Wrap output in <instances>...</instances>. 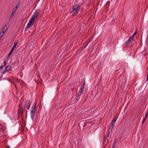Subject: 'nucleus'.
I'll return each mask as SVG.
<instances>
[{
    "label": "nucleus",
    "instance_id": "obj_9",
    "mask_svg": "<svg viewBox=\"0 0 148 148\" xmlns=\"http://www.w3.org/2000/svg\"><path fill=\"white\" fill-rule=\"evenodd\" d=\"M11 67L10 66H8L7 67L5 68V70L3 71V73H4L5 72H8L11 69Z\"/></svg>",
    "mask_w": 148,
    "mask_h": 148
},
{
    "label": "nucleus",
    "instance_id": "obj_14",
    "mask_svg": "<svg viewBox=\"0 0 148 148\" xmlns=\"http://www.w3.org/2000/svg\"><path fill=\"white\" fill-rule=\"evenodd\" d=\"M83 90H82V88H80L79 91V92H78V93H77V97H79V96L82 92Z\"/></svg>",
    "mask_w": 148,
    "mask_h": 148
},
{
    "label": "nucleus",
    "instance_id": "obj_18",
    "mask_svg": "<svg viewBox=\"0 0 148 148\" xmlns=\"http://www.w3.org/2000/svg\"><path fill=\"white\" fill-rule=\"evenodd\" d=\"M113 127H114V126L110 125V128H109V131H110V130L111 129V132H112V130L113 128Z\"/></svg>",
    "mask_w": 148,
    "mask_h": 148
},
{
    "label": "nucleus",
    "instance_id": "obj_23",
    "mask_svg": "<svg viewBox=\"0 0 148 148\" xmlns=\"http://www.w3.org/2000/svg\"><path fill=\"white\" fill-rule=\"evenodd\" d=\"M115 122L112 121L111 123V125L114 126V125H115Z\"/></svg>",
    "mask_w": 148,
    "mask_h": 148
},
{
    "label": "nucleus",
    "instance_id": "obj_2",
    "mask_svg": "<svg viewBox=\"0 0 148 148\" xmlns=\"http://www.w3.org/2000/svg\"><path fill=\"white\" fill-rule=\"evenodd\" d=\"M36 104L34 105L31 110L30 115L32 120L34 119L36 112Z\"/></svg>",
    "mask_w": 148,
    "mask_h": 148
},
{
    "label": "nucleus",
    "instance_id": "obj_37",
    "mask_svg": "<svg viewBox=\"0 0 148 148\" xmlns=\"http://www.w3.org/2000/svg\"><path fill=\"white\" fill-rule=\"evenodd\" d=\"M1 80V79H0V81Z\"/></svg>",
    "mask_w": 148,
    "mask_h": 148
},
{
    "label": "nucleus",
    "instance_id": "obj_27",
    "mask_svg": "<svg viewBox=\"0 0 148 148\" xmlns=\"http://www.w3.org/2000/svg\"><path fill=\"white\" fill-rule=\"evenodd\" d=\"M110 133V131H109V132L107 134V137H106L107 138V137H109V135Z\"/></svg>",
    "mask_w": 148,
    "mask_h": 148
},
{
    "label": "nucleus",
    "instance_id": "obj_30",
    "mask_svg": "<svg viewBox=\"0 0 148 148\" xmlns=\"http://www.w3.org/2000/svg\"><path fill=\"white\" fill-rule=\"evenodd\" d=\"M4 66H5L6 65L7 63L5 60L4 61Z\"/></svg>",
    "mask_w": 148,
    "mask_h": 148
},
{
    "label": "nucleus",
    "instance_id": "obj_5",
    "mask_svg": "<svg viewBox=\"0 0 148 148\" xmlns=\"http://www.w3.org/2000/svg\"><path fill=\"white\" fill-rule=\"evenodd\" d=\"M18 43V41H16L14 43V45L13 47L12 48V49H11L9 53L8 54V57L9 56H10L12 53L13 50H14V49L16 47Z\"/></svg>",
    "mask_w": 148,
    "mask_h": 148
},
{
    "label": "nucleus",
    "instance_id": "obj_21",
    "mask_svg": "<svg viewBox=\"0 0 148 148\" xmlns=\"http://www.w3.org/2000/svg\"><path fill=\"white\" fill-rule=\"evenodd\" d=\"M32 21H33V22L34 21H35V20H36V19L34 17H33L32 16V18H31V19Z\"/></svg>",
    "mask_w": 148,
    "mask_h": 148
},
{
    "label": "nucleus",
    "instance_id": "obj_33",
    "mask_svg": "<svg viewBox=\"0 0 148 148\" xmlns=\"http://www.w3.org/2000/svg\"><path fill=\"white\" fill-rule=\"evenodd\" d=\"M2 67H3V66H0V69H2Z\"/></svg>",
    "mask_w": 148,
    "mask_h": 148
},
{
    "label": "nucleus",
    "instance_id": "obj_36",
    "mask_svg": "<svg viewBox=\"0 0 148 148\" xmlns=\"http://www.w3.org/2000/svg\"><path fill=\"white\" fill-rule=\"evenodd\" d=\"M110 132H111V129L110 130Z\"/></svg>",
    "mask_w": 148,
    "mask_h": 148
},
{
    "label": "nucleus",
    "instance_id": "obj_13",
    "mask_svg": "<svg viewBox=\"0 0 148 148\" xmlns=\"http://www.w3.org/2000/svg\"><path fill=\"white\" fill-rule=\"evenodd\" d=\"M92 39L91 38H89V40L86 43L85 45V46L84 47V48H83V50H82V51H83L84 49L88 45L89 43L90 42H91V41L92 40Z\"/></svg>",
    "mask_w": 148,
    "mask_h": 148
},
{
    "label": "nucleus",
    "instance_id": "obj_26",
    "mask_svg": "<svg viewBox=\"0 0 148 148\" xmlns=\"http://www.w3.org/2000/svg\"><path fill=\"white\" fill-rule=\"evenodd\" d=\"M146 119V118H145L143 119V121H142V123L143 124V123H144V122H145V120Z\"/></svg>",
    "mask_w": 148,
    "mask_h": 148
},
{
    "label": "nucleus",
    "instance_id": "obj_19",
    "mask_svg": "<svg viewBox=\"0 0 148 148\" xmlns=\"http://www.w3.org/2000/svg\"><path fill=\"white\" fill-rule=\"evenodd\" d=\"M107 137H105L104 139V140L103 142V145H104L105 144V143L106 141Z\"/></svg>",
    "mask_w": 148,
    "mask_h": 148
},
{
    "label": "nucleus",
    "instance_id": "obj_10",
    "mask_svg": "<svg viewBox=\"0 0 148 148\" xmlns=\"http://www.w3.org/2000/svg\"><path fill=\"white\" fill-rule=\"evenodd\" d=\"M34 25V23H31L30 22H28L27 26L25 29L27 30V29H28L31 26H32Z\"/></svg>",
    "mask_w": 148,
    "mask_h": 148
},
{
    "label": "nucleus",
    "instance_id": "obj_15",
    "mask_svg": "<svg viewBox=\"0 0 148 148\" xmlns=\"http://www.w3.org/2000/svg\"><path fill=\"white\" fill-rule=\"evenodd\" d=\"M0 126H1L0 127V129H2V131H3V132L5 130V127H3V126L1 125V124L0 123Z\"/></svg>",
    "mask_w": 148,
    "mask_h": 148
},
{
    "label": "nucleus",
    "instance_id": "obj_16",
    "mask_svg": "<svg viewBox=\"0 0 148 148\" xmlns=\"http://www.w3.org/2000/svg\"><path fill=\"white\" fill-rule=\"evenodd\" d=\"M85 82V80H84V82H83L82 85L81 87V88H82V90H83L84 88V87Z\"/></svg>",
    "mask_w": 148,
    "mask_h": 148
},
{
    "label": "nucleus",
    "instance_id": "obj_24",
    "mask_svg": "<svg viewBox=\"0 0 148 148\" xmlns=\"http://www.w3.org/2000/svg\"><path fill=\"white\" fill-rule=\"evenodd\" d=\"M148 110H147V112L146 113L145 116V118H147V117L148 116Z\"/></svg>",
    "mask_w": 148,
    "mask_h": 148
},
{
    "label": "nucleus",
    "instance_id": "obj_31",
    "mask_svg": "<svg viewBox=\"0 0 148 148\" xmlns=\"http://www.w3.org/2000/svg\"><path fill=\"white\" fill-rule=\"evenodd\" d=\"M29 22L31 23H33V21H32L31 19H30Z\"/></svg>",
    "mask_w": 148,
    "mask_h": 148
},
{
    "label": "nucleus",
    "instance_id": "obj_35",
    "mask_svg": "<svg viewBox=\"0 0 148 148\" xmlns=\"http://www.w3.org/2000/svg\"><path fill=\"white\" fill-rule=\"evenodd\" d=\"M27 111H26V116L27 115Z\"/></svg>",
    "mask_w": 148,
    "mask_h": 148
},
{
    "label": "nucleus",
    "instance_id": "obj_34",
    "mask_svg": "<svg viewBox=\"0 0 148 148\" xmlns=\"http://www.w3.org/2000/svg\"><path fill=\"white\" fill-rule=\"evenodd\" d=\"M107 4L108 3L109 4L110 3V1H108L107 2Z\"/></svg>",
    "mask_w": 148,
    "mask_h": 148
},
{
    "label": "nucleus",
    "instance_id": "obj_12",
    "mask_svg": "<svg viewBox=\"0 0 148 148\" xmlns=\"http://www.w3.org/2000/svg\"><path fill=\"white\" fill-rule=\"evenodd\" d=\"M118 141V140L117 139H116L114 140V142L113 144L112 145V148H115V146L116 145V144L117 143Z\"/></svg>",
    "mask_w": 148,
    "mask_h": 148
},
{
    "label": "nucleus",
    "instance_id": "obj_6",
    "mask_svg": "<svg viewBox=\"0 0 148 148\" xmlns=\"http://www.w3.org/2000/svg\"><path fill=\"white\" fill-rule=\"evenodd\" d=\"M40 10H37L34 13V15L32 16L33 17L36 19L38 18V16L39 15Z\"/></svg>",
    "mask_w": 148,
    "mask_h": 148
},
{
    "label": "nucleus",
    "instance_id": "obj_11",
    "mask_svg": "<svg viewBox=\"0 0 148 148\" xmlns=\"http://www.w3.org/2000/svg\"><path fill=\"white\" fill-rule=\"evenodd\" d=\"M133 39V38L132 37H130L127 41V44H131L132 42Z\"/></svg>",
    "mask_w": 148,
    "mask_h": 148
},
{
    "label": "nucleus",
    "instance_id": "obj_1",
    "mask_svg": "<svg viewBox=\"0 0 148 148\" xmlns=\"http://www.w3.org/2000/svg\"><path fill=\"white\" fill-rule=\"evenodd\" d=\"M80 7L78 4H75L73 5L72 7V11L71 13H73L72 16H75L77 14L79 10Z\"/></svg>",
    "mask_w": 148,
    "mask_h": 148
},
{
    "label": "nucleus",
    "instance_id": "obj_7",
    "mask_svg": "<svg viewBox=\"0 0 148 148\" xmlns=\"http://www.w3.org/2000/svg\"><path fill=\"white\" fill-rule=\"evenodd\" d=\"M18 8V7L16 5V7L13 9L12 14L10 16V18H12L13 17L16 10H17Z\"/></svg>",
    "mask_w": 148,
    "mask_h": 148
},
{
    "label": "nucleus",
    "instance_id": "obj_29",
    "mask_svg": "<svg viewBox=\"0 0 148 148\" xmlns=\"http://www.w3.org/2000/svg\"><path fill=\"white\" fill-rule=\"evenodd\" d=\"M22 104V103H20L19 105V108H21V107H22L21 106Z\"/></svg>",
    "mask_w": 148,
    "mask_h": 148
},
{
    "label": "nucleus",
    "instance_id": "obj_4",
    "mask_svg": "<svg viewBox=\"0 0 148 148\" xmlns=\"http://www.w3.org/2000/svg\"><path fill=\"white\" fill-rule=\"evenodd\" d=\"M31 104L30 101H26L24 103V109L25 110H29L30 108V105Z\"/></svg>",
    "mask_w": 148,
    "mask_h": 148
},
{
    "label": "nucleus",
    "instance_id": "obj_22",
    "mask_svg": "<svg viewBox=\"0 0 148 148\" xmlns=\"http://www.w3.org/2000/svg\"><path fill=\"white\" fill-rule=\"evenodd\" d=\"M7 29V28H6V29H5L4 30V31H2L1 32L2 33V34H4V33L6 32V30Z\"/></svg>",
    "mask_w": 148,
    "mask_h": 148
},
{
    "label": "nucleus",
    "instance_id": "obj_32",
    "mask_svg": "<svg viewBox=\"0 0 148 148\" xmlns=\"http://www.w3.org/2000/svg\"><path fill=\"white\" fill-rule=\"evenodd\" d=\"M6 148H10V146L8 145H7Z\"/></svg>",
    "mask_w": 148,
    "mask_h": 148
},
{
    "label": "nucleus",
    "instance_id": "obj_3",
    "mask_svg": "<svg viewBox=\"0 0 148 148\" xmlns=\"http://www.w3.org/2000/svg\"><path fill=\"white\" fill-rule=\"evenodd\" d=\"M116 21V18L115 16L113 14L110 16L108 19L109 22L111 24H113Z\"/></svg>",
    "mask_w": 148,
    "mask_h": 148
},
{
    "label": "nucleus",
    "instance_id": "obj_8",
    "mask_svg": "<svg viewBox=\"0 0 148 148\" xmlns=\"http://www.w3.org/2000/svg\"><path fill=\"white\" fill-rule=\"evenodd\" d=\"M18 110V115L19 116L20 115L21 116L23 114L24 111V108L23 107H21L19 108Z\"/></svg>",
    "mask_w": 148,
    "mask_h": 148
},
{
    "label": "nucleus",
    "instance_id": "obj_17",
    "mask_svg": "<svg viewBox=\"0 0 148 148\" xmlns=\"http://www.w3.org/2000/svg\"><path fill=\"white\" fill-rule=\"evenodd\" d=\"M3 36V34H2L1 32L0 33V40H1L2 37Z\"/></svg>",
    "mask_w": 148,
    "mask_h": 148
},
{
    "label": "nucleus",
    "instance_id": "obj_20",
    "mask_svg": "<svg viewBox=\"0 0 148 148\" xmlns=\"http://www.w3.org/2000/svg\"><path fill=\"white\" fill-rule=\"evenodd\" d=\"M137 32H135L133 34L132 36H131V37H132L133 38L134 36H135Z\"/></svg>",
    "mask_w": 148,
    "mask_h": 148
},
{
    "label": "nucleus",
    "instance_id": "obj_28",
    "mask_svg": "<svg viewBox=\"0 0 148 148\" xmlns=\"http://www.w3.org/2000/svg\"><path fill=\"white\" fill-rule=\"evenodd\" d=\"M6 26H7L6 24H5V25L4 27L2 29V31H4V30L5 29H4L5 27H6Z\"/></svg>",
    "mask_w": 148,
    "mask_h": 148
},
{
    "label": "nucleus",
    "instance_id": "obj_25",
    "mask_svg": "<svg viewBox=\"0 0 148 148\" xmlns=\"http://www.w3.org/2000/svg\"><path fill=\"white\" fill-rule=\"evenodd\" d=\"M117 119V118L115 117V118L112 120V121L114 122H115Z\"/></svg>",
    "mask_w": 148,
    "mask_h": 148
}]
</instances>
